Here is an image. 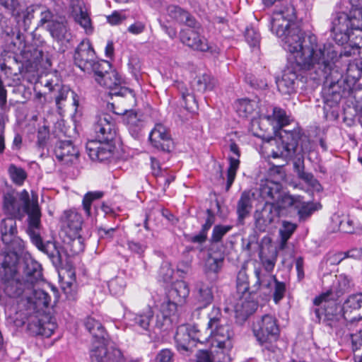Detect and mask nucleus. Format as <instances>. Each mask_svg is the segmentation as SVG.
<instances>
[{
    "mask_svg": "<svg viewBox=\"0 0 362 362\" xmlns=\"http://www.w3.org/2000/svg\"><path fill=\"white\" fill-rule=\"evenodd\" d=\"M274 12L270 21V30L281 40L282 47L289 53L292 64L284 71L281 79L276 80L279 90L285 95L296 92L303 78L318 84L324 83V100L332 107L341 100L346 88L343 71L335 61L338 52L331 44L320 45L315 35H305L288 16H293L294 9Z\"/></svg>",
    "mask_w": 362,
    "mask_h": 362,
    "instance_id": "nucleus-1",
    "label": "nucleus"
},
{
    "mask_svg": "<svg viewBox=\"0 0 362 362\" xmlns=\"http://www.w3.org/2000/svg\"><path fill=\"white\" fill-rule=\"evenodd\" d=\"M3 210L6 214L14 216L18 220H21L27 214V233L31 242L47 255L54 267L59 269L62 267L63 247L54 241H47L45 243L42 242L40 235V210L37 201H31L25 189L21 192L11 191L4 194Z\"/></svg>",
    "mask_w": 362,
    "mask_h": 362,
    "instance_id": "nucleus-2",
    "label": "nucleus"
},
{
    "mask_svg": "<svg viewBox=\"0 0 362 362\" xmlns=\"http://www.w3.org/2000/svg\"><path fill=\"white\" fill-rule=\"evenodd\" d=\"M310 141L307 136L300 137L298 132H284L276 142V147L271 150L274 158H282L286 163L293 160V168L298 178L315 192H321L322 187L311 173L304 170V153L309 151Z\"/></svg>",
    "mask_w": 362,
    "mask_h": 362,
    "instance_id": "nucleus-3",
    "label": "nucleus"
},
{
    "mask_svg": "<svg viewBox=\"0 0 362 362\" xmlns=\"http://www.w3.org/2000/svg\"><path fill=\"white\" fill-rule=\"evenodd\" d=\"M93 130L96 139L89 140L86 145V151L92 160L105 161L113 156L116 136L115 122L112 117L103 113L95 117Z\"/></svg>",
    "mask_w": 362,
    "mask_h": 362,
    "instance_id": "nucleus-4",
    "label": "nucleus"
},
{
    "mask_svg": "<svg viewBox=\"0 0 362 362\" xmlns=\"http://www.w3.org/2000/svg\"><path fill=\"white\" fill-rule=\"evenodd\" d=\"M351 8L348 13L335 12L331 18L330 32L338 45H343L350 37V32L362 30V0H349Z\"/></svg>",
    "mask_w": 362,
    "mask_h": 362,
    "instance_id": "nucleus-5",
    "label": "nucleus"
},
{
    "mask_svg": "<svg viewBox=\"0 0 362 362\" xmlns=\"http://www.w3.org/2000/svg\"><path fill=\"white\" fill-rule=\"evenodd\" d=\"M189 289L184 281L175 282L169 290L167 297L160 306L157 314L155 327L158 329H168L173 322L172 317L175 316L179 304H182L189 296Z\"/></svg>",
    "mask_w": 362,
    "mask_h": 362,
    "instance_id": "nucleus-6",
    "label": "nucleus"
},
{
    "mask_svg": "<svg viewBox=\"0 0 362 362\" xmlns=\"http://www.w3.org/2000/svg\"><path fill=\"white\" fill-rule=\"evenodd\" d=\"M252 332L263 350L276 353V342L279 339L280 329L277 320L272 315H264L256 318L252 324Z\"/></svg>",
    "mask_w": 362,
    "mask_h": 362,
    "instance_id": "nucleus-7",
    "label": "nucleus"
},
{
    "mask_svg": "<svg viewBox=\"0 0 362 362\" xmlns=\"http://www.w3.org/2000/svg\"><path fill=\"white\" fill-rule=\"evenodd\" d=\"M74 60L75 64L83 71L93 74L97 69H108L109 62L105 60H98L89 40H83L76 47Z\"/></svg>",
    "mask_w": 362,
    "mask_h": 362,
    "instance_id": "nucleus-8",
    "label": "nucleus"
},
{
    "mask_svg": "<svg viewBox=\"0 0 362 362\" xmlns=\"http://www.w3.org/2000/svg\"><path fill=\"white\" fill-rule=\"evenodd\" d=\"M93 74L98 83L110 90L111 96L124 97L130 101H135L134 91L121 86V78L115 70H111L110 63L108 69H97Z\"/></svg>",
    "mask_w": 362,
    "mask_h": 362,
    "instance_id": "nucleus-9",
    "label": "nucleus"
},
{
    "mask_svg": "<svg viewBox=\"0 0 362 362\" xmlns=\"http://www.w3.org/2000/svg\"><path fill=\"white\" fill-rule=\"evenodd\" d=\"M344 44H346V46L343 49H340V50L338 49L339 47L332 45L338 52L335 63L337 62L338 58L342 56L351 57L358 54L361 61L350 64L347 68V73L353 78H358L362 76V30H358L350 32L349 39L342 45Z\"/></svg>",
    "mask_w": 362,
    "mask_h": 362,
    "instance_id": "nucleus-10",
    "label": "nucleus"
},
{
    "mask_svg": "<svg viewBox=\"0 0 362 362\" xmlns=\"http://www.w3.org/2000/svg\"><path fill=\"white\" fill-rule=\"evenodd\" d=\"M0 276L4 284L5 296H8L9 299L28 292L24 282L18 276V268L14 263L10 264L6 260L4 261L0 267Z\"/></svg>",
    "mask_w": 362,
    "mask_h": 362,
    "instance_id": "nucleus-11",
    "label": "nucleus"
},
{
    "mask_svg": "<svg viewBox=\"0 0 362 362\" xmlns=\"http://www.w3.org/2000/svg\"><path fill=\"white\" fill-rule=\"evenodd\" d=\"M93 344L90 351L91 362H127L121 350L115 346L105 344V341H98Z\"/></svg>",
    "mask_w": 362,
    "mask_h": 362,
    "instance_id": "nucleus-12",
    "label": "nucleus"
},
{
    "mask_svg": "<svg viewBox=\"0 0 362 362\" xmlns=\"http://www.w3.org/2000/svg\"><path fill=\"white\" fill-rule=\"evenodd\" d=\"M149 141L153 148L167 153L174 148V142L168 129L160 123L156 124L151 131Z\"/></svg>",
    "mask_w": 362,
    "mask_h": 362,
    "instance_id": "nucleus-13",
    "label": "nucleus"
},
{
    "mask_svg": "<svg viewBox=\"0 0 362 362\" xmlns=\"http://www.w3.org/2000/svg\"><path fill=\"white\" fill-rule=\"evenodd\" d=\"M21 267V280L28 291L33 288L37 283L42 280V267L32 257H25Z\"/></svg>",
    "mask_w": 362,
    "mask_h": 362,
    "instance_id": "nucleus-14",
    "label": "nucleus"
},
{
    "mask_svg": "<svg viewBox=\"0 0 362 362\" xmlns=\"http://www.w3.org/2000/svg\"><path fill=\"white\" fill-rule=\"evenodd\" d=\"M255 275L257 278V281L254 287H257L258 290L263 287L269 288L271 286L272 282L274 283L273 299L274 303L278 304L284 297L286 284L284 282L279 281L275 276L265 274L260 269H255Z\"/></svg>",
    "mask_w": 362,
    "mask_h": 362,
    "instance_id": "nucleus-15",
    "label": "nucleus"
},
{
    "mask_svg": "<svg viewBox=\"0 0 362 362\" xmlns=\"http://www.w3.org/2000/svg\"><path fill=\"white\" fill-rule=\"evenodd\" d=\"M175 340L179 351H188L194 345L195 341H201L198 331L194 327L185 325L177 327Z\"/></svg>",
    "mask_w": 362,
    "mask_h": 362,
    "instance_id": "nucleus-16",
    "label": "nucleus"
},
{
    "mask_svg": "<svg viewBox=\"0 0 362 362\" xmlns=\"http://www.w3.org/2000/svg\"><path fill=\"white\" fill-rule=\"evenodd\" d=\"M257 290V288L250 293H243L237 300L234 305V310L238 320L245 321L257 310L258 305L255 300L254 293Z\"/></svg>",
    "mask_w": 362,
    "mask_h": 362,
    "instance_id": "nucleus-17",
    "label": "nucleus"
},
{
    "mask_svg": "<svg viewBox=\"0 0 362 362\" xmlns=\"http://www.w3.org/2000/svg\"><path fill=\"white\" fill-rule=\"evenodd\" d=\"M278 217L279 212L274 204L266 202L262 209L255 212V227L259 231L264 232Z\"/></svg>",
    "mask_w": 362,
    "mask_h": 362,
    "instance_id": "nucleus-18",
    "label": "nucleus"
},
{
    "mask_svg": "<svg viewBox=\"0 0 362 362\" xmlns=\"http://www.w3.org/2000/svg\"><path fill=\"white\" fill-rule=\"evenodd\" d=\"M268 119L271 121V122L274 124V129H279V132H278V137L272 139L271 142L272 146H274L272 149H275L276 147V142L279 141L281 139V134H284V132H298L299 134L300 137L305 136L300 134L299 129H293L291 131L284 130L282 128L290 123L291 119L288 115H286V112L284 110L275 107L273 108L272 115H269L267 117Z\"/></svg>",
    "mask_w": 362,
    "mask_h": 362,
    "instance_id": "nucleus-19",
    "label": "nucleus"
},
{
    "mask_svg": "<svg viewBox=\"0 0 362 362\" xmlns=\"http://www.w3.org/2000/svg\"><path fill=\"white\" fill-rule=\"evenodd\" d=\"M207 330L209 332V336L216 342L217 347L228 349L231 346L230 339L233 336V332L228 320L221 325L211 327Z\"/></svg>",
    "mask_w": 362,
    "mask_h": 362,
    "instance_id": "nucleus-20",
    "label": "nucleus"
},
{
    "mask_svg": "<svg viewBox=\"0 0 362 362\" xmlns=\"http://www.w3.org/2000/svg\"><path fill=\"white\" fill-rule=\"evenodd\" d=\"M57 159L65 164L75 162L78 157V149L73 144L71 141H58L54 149Z\"/></svg>",
    "mask_w": 362,
    "mask_h": 362,
    "instance_id": "nucleus-21",
    "label": "nucleus"
},
{
    "mask_svg": "<svg viewBox=\"0 0 362 362\" xmlns=\"http://www.w3.org/2000/svg\"><path fill=\"white\" fill-rule=\"evenodd\" d=\"M180 38L184 45L194 50L206 52L209 49L206 39L190 28L182 30L180 33Z\"/></svg>",
    "mask_w": 362,
    "mask_h": 362,
    "instance_id": "nucleus-22",
    "label": "nucleus"
},
{
    "mask_svg": "<svg viewBox=\"0 0 362 362\" xmlns=\"http://www.w3.org/2000/svg\"><path fill=\"white\" fill-rule=\"evenodd\" d=\"M68 235H76L82 229L83 218L76 210L65 211L61 218Z\"/></svg>",
    "mask_w": 362,
    "mask_h": 362,
    "instance_id": "nucleus-23",
    "label": "nucleus"
},
{
    "mask_svg": "<svg viewBox=\"0 0 362 362\" xmlns=\"http://www.w3.org/2000/svg\"><path fill=\"white\" fill-rule=\"evenodd\" d=\"M57 328V324L51 320L42 321L38 316L31 317L28 323V329L33 335L49 337Z\"/></svg>",
    "mask_w": 362,
    "mask_h": 362,
    "instance_id": "nucleus-24",
    "label": "nucleus"
},
{
    "mask_svg": "<svg viewBox=\"0 0 362 362\" xmlns=\"http://www.w3.org/2000/svg\"><path fill=\"white\" fill-rule=\"evenodd\" d=\"M45 86L49 88L50 92H56L54 98L58 110H61L62 109L64 106V102L67 99L69 95H71L73 105L76 107H78V100L77 99V95L74 91H71V90L67 86L58 84L53 85L50 81H47Z\"/></svg>",
    "mask_w": 362,
    "mask_h": 362,
    "instance_id": "nucleus-25",
    "label": "nucleus"
},
{
    "mask_svg": "<svg viewBox=\"0 0 362 362\" xmlns=\"http://www.w3.org/2000/svg\"><path fill=\"white\" fill-rule=\"evenodd\" d=\"M230 154L228 156L229 166L227 170L226 191H228L233 185L236 176V173L240 165V151L238 146L235 142H231L229 146Z\"/></svg>",
    "mask_w": 362,
    "mask_h": 362,
    "instance_id": "nucleus-26",
    "label": "nucleus"
},
{
    "mask_svg": "<svg viewBox=\"0 0 362 362\" xmlns=\"http://www.w3.org/2000/svg\"><path fill=\"white\" fill-rule=\"evenodd\" d=\"M32 291L30 296H28L30 307L37 314H40L41 312L44 311L45 308L48 307L51 301V296L42 289H35L33 288L28 291Z\"/></svg>",
    "mask_w": 362,
    "mask_h": 362,
    "instance_id": "nucleus-27",
    "label": "nucleus"
},
{
    "mask_svg": "<svg viewBox=\"0 0 362 362\" xmlns=\"http://www.w3.org/2000/svg\"><path fill=\"white\" fill-rule=\"evenodd\" d=\"M71 13L75 21L83 28L86 33H92L93 28L91 25V20L83 2L78 0L74 1L71 4Z\"/></svg>",
    "mask_w": 362,
    "mask_h": 362,
    "instance_id": "nucleus-28",
    "label": "nucleus"
},
{
    "mask_svg": "<svg viewBox=\"0 0 362 362\" xmlns=\"http://www.w3.org/2000/svg\"><path fill=\"white\" fill-rule=\"evenodd\" d=\"M215 286L211 282L200 281L196 285V299L203 308L211 304L214 300Z\"/></svg>",
    "mask_w": 362,
    "mask_h": 362,
    "instance_id": "nucleus-29",
    "label": "nucleus"
},
{
    "mask_svg": "<svg viewBox=\"0 0 362 362\" xmlns=\"http://www.w3.org/2000/svg\"><path fill=\"white\" fill-rule=\"evenodd\" d=\"M168 15L177 22L185 24L190 28L197 27L195 18L187 11L178 6L170 5L167 8Z\"/></svg>",
    "mask_w": 362,
    "mask_h": 362,
    "instance_id": "nucleus-30",
    "label": "nucleus"
},
{
    "mask_svg": "<svg viewBox=\"0 0 362 362\" xmlns=\"http://www.w3.org/2000/svg\"><path fill=\"white\" fill-rule=\"evenodd\" d=\"M17 218L10 216L8 218L2 219L0 225L2 241L6 244H10L16 237L17 233L16 221Z\"/></svg>",
    "mask_w": 362,
    "mask_h": 362,
    "instance_id": "nucleus-31",
    "label": "nucleus"
},
{
    "mask_svg": "<svg viewBox=\"0 0 362 362\" xmlns=\"http://www.w3.org/2000/svg\"><path fill=\"white\" fill-rule=\"evenodd\" d=\"M127 319L131 326L142 330H148L153 320V312L148 309L142 314L131 313L128 315Z\"/></svg>",
    "mask_w": 362,
    "mask_h": 362,
    "instance_id": "nucleus-32",
    "label": "nucleus"
},
{
    "mask_svg": "<svg viewBox=\"0 0 362 362\" xmlns=\"http://www.w3.org/2000/svg\"><path fill=\"white\" fill-rule=\"evenodd\" d=\"M282 186L279 182L266 180L260 185L259 194L266 200H276L281 195ZM267 203L268 201H267Z\"/></svg>",
    "mask_w": 362,
    "mask_h": 362,
    "instance_id": "nucleus-33",
    "label": "nucleus"
},
{
    "mask_svg": "<svg viewBox=\"0 0 362 362\" xmlns=\"http://www.w3.org/2000/svg\"><path fill=\"white\" fill-rule=\"evenodd\" d=\"M332 220L338 225V229L341 232L353 233L362 230L361 224L349 216H334Z\"/></svg>",
    "mask_w": 362,
    "mask_h": 362,
    "instance_id": "nucleus-34",
    "label": "nucleus"
},
{
    "mask_svg": "<svg viewBox=\"0 0 362 362\" xmlns=\"http://www.w3.org/2000/svg\"><path fill=\"white\" fill-rule=\"evenodd\" d=\"M47 30L52 37L57 41L69 40V33L64 20H54L47 25Z\"/></svg>",
    "mask_w": 362,
    "mask_h": 362,
    "instance_id": "nucleus-35",
    "label": "nucleus"
},
{
    "mask_svg": "<svg viewBox=\"0 0 362 362\" xmlns=\"http://www.w3.org/2000/svg\"><path fill=\"white\" fill-rule=\"evenodd\" d=\"M300 196H294L289 194H284L279 196L277 199L276 203H273L274 207L277 209L279 216H281L284 214V210L289 208H293L296 209V207L299 206V200Z\"/></svg>",
    "mask_w": 362,
    "mask_h": 362,
    "instance_id": "nucleus-36",
    "label": "nucleus"
},
{
    "mask_svg": "<svg viewBox=\"0 0 362 362\" xmlns=\"http://www.w3.org/2000/svg\"><path fill=\"white\" fill-rule=\"evenodd\" d=\"M216 84V81L211 75L204 74L197 76L192 82V88L199 93L211 90Z\"/></svg>",
    "mask_w": 362,
    "mask_h": 362,
    "instance_id": "nucleus-37",
    "label": "nucleus"
},
{
    "mask_svg": "<svg viewBox=\"0 0 362 362\" xmlns=\"http://www.w3.org/2000/svg\"><path fill=\"white\" fill-rule=\"evenodd\" d=\"M224 256L221 252H212L209 251L205 262V272L206 274L213 273L216 275L221 269Z\"/></svg>",
    "mask_w": 362,
    "mask_h": 362,
    "instance_id": "nucleus-38",
    "label": "nucleus"
},
{
    "mask_svg": "<svg viewBox=\"0 0 362 362\" xmlns=\"http://www.w3.org/2000/svg\"><path fill=\"white\" fill-rule=\"evenodd\" d=\"M252 208V199L250 192L244 191L237 204V214L238 221L243 223V220L250 214Z\"/></svg>",
    "mask_w": 362,
    "mask_h": 362,
    "instance_id": "nucleus-39",
    "label": "nucleus"
},
{
    "mask_svg": "<svg viewBox=\"0 0 362 362\" xmlns=\"http://www.w3.org/2000/svg\"><path fill=\"white\" fill-rule=\"evenodd\" d=\"M84 325L94 338L98 341H105L107 334L100 322L94 317H88L84 321Z\"/></svg>",
    "mask_w": 362,
    "mask_h": 362,
    "instance_id": "nucleus-40",
    "label": "nucleus"
},
{
    "mask_svg": "<svg viewBox=\"0 0 362 362\" xmlns=\"http://www.w3.org/2000/svg\"><path fill=\"white\" fill-rule=\"evenodd\" d=\"M320 207L321 205L320 204L310 202H305L303 201L302 197H300L299 206L296 207L300 221H305Z\"/></svg>",
    "mask_w": 362,
    "mask_h": 362,
    "instance_id": "nucleus-41",
    "label": "nucleus"
},
{
    "mask_svg": "<svg viewBox=\"0 0 362 362\" xmlns=\"http://www.w3.org/2000/svg\"><path fill=\"white\" fill-rule=\"evenodd\" d=\"M255 103L244 98L238 100L235 103V110L240 117H247L250 115L255 110Z\"/></svg>",
    "mask_w": 362,
    "mask_h": 362,
    "instance_id": "nucleus-42",
    "label": "nucleus"
},
{
    "mask_svg": "<svg viewBox=\"0 0 362 362\" xmlns=\"http://www.w3.org/2000/svg\"><path fill=\"white\" fill-rule=\"evenodd\" d=\"M127 282L124 276H117L110 279L108 282V288L110 293L115 296H119L124 293Z\"/></svg>",
    "mask_w": 362,
    "mask_h": 362,
    "instance_id": "nucleus-43",
    "label": "nucleus"
},
{
    "mask_svg": "<svg viewBox=\"0 0 362 362\" xmlns=\"http://www.w3.org/2000/svg\"><path fill=\"white\" fill-rule=\"evenodd\" d=\"M8 172L12 181L18 185H22L27 177L25 170L14 164L9 165Z\"/></svg>",
    "mask_w": 362,
    "mask_h": 362,
    "instance_id": "nucleus-44",
    "label": "nucleus"
},
{
    "mask_svg": "<svg viewBox=\"0 0 362 362\" xmlns=\"http://www.w3.org/2000/svg\"><path fill=\"white\" fill-rule=\"evenodd\" d=\"M208 318L207 329L227 321V319L223 316L221 309L218 307L212 308L211 310L208 314Z\"/></svg>",
    "mask_w": 362,
    "mask_h": 362,
    "instance_id": "nucleus-45",
    "label": "nucleus"
},
{
    "mask_svg": "<svg viewBox=\"0 0 362 362\" xmlns=\"http://www.w3.org/2000/svg\"><path fill=\"white\" fill-rule=\"evenodd\" d=\"M259 256L265 272H263L261 269H259L265 274H270L274 268L276 262V255L272 254L270 256H267L264 254L263 251H260Z\"/></svg>",
    "mask_w": 362,
    "mask_h": 362,
    "instance_id": "nucleus-46",
    "label": "nucleus"
},
{
    "mask_svg": "<svg viewBox=\"0 0 362 362\" xmlns=\"http://www.w3.org/2000/svg\"><path fill=\"white\" fill-rule=\"evenodd\" d=\"M103 196V192L100 191L88 192L84 195L82 204L83 208L88 216L90 215V206L92 202L95 199H100Z\"/></svg>",
    "mask_w": 362,
    "mask_h": 362,
    "instance_id": "nucleus-47",
    "label": "nucleus"
},
{
    "mask_svg": "<svg viewBox=\"0 0 362 362\" xmlns=\"http://www.w3.org/2000/svg\"><path fill=\"white\" fill-rule=\"evenodd\" d=\"M178 88L185 102V108L188 110L192 111L194 106H196L195 96L193 93H190L183 84H179Z\"/></svg>",
    "mask_w": 362,
    "mask_h": 362,
    "instance_id": "nucleus-48",
    "label": "nucleus"
},
{
    "mask_svg": "<svg viewBox=\"0 0 362 362\" xmlns=\"http://www.w3.org/2000/svg\"><path fill=\"white\" fill-rule=\"evenodd\" d=\"M329 296V293H325L320 295L319 296L315 297L313 300V303L315 305H322L325 308L327 315L333 314L332 311L328 310V308L329 306H334L335 310L337 309L336 302L334 300H330Z\"/></svg>",
    "mask_w": 362,
    "mask_h": 362,
    "instance_id": "nucleus-49",
    "label": "nucleus"
},
{
    "mask_svg": "<svg viewBox=\"0 0 362 362\" xmlns=\"http://www.w3.org/2000/svg\"><path fill=\"white\" fill-rule=\"evenodd\" d=\"M296 228V225L289 221H283L282 227L279 230L281 245H286L288 240L291 238Z\"/></svg>",
    "mask_w": 362,
    "mask_h": 362,
    "instance_id": "nucleus-50",
    "label": "nucleus"
},
{
    "mask_svg": "<svg viewBox=\"0 0 362 362\" xmlns=\"http://www.w3.org/2000/svg\"><path fill=\"white\" fill-rule=\"evenodd\" d=\"M231 229V226L216 225L213 228L210 241L211 243L220 242L223 237Z\"/></svg>",
    "mask_w": 362,
    "mask_h": 362,
    "instance_id": "nucleus-51",
    "label": "nucleus"
},
{
    "mask_svg": "<svg viewBox=\"0 0 362 362\" xmlns=\"http://www.w3.org/2000/svg\"><path fill=\"white\" fill-rule=\"evenodd\" d=\"M70 238L71 251L74 255L78 254L83 251L84 244L83 238L78 233L76 235H69Z\"/></svg>",
    "mask_w": 362,
    "mask_h": 362,
    "instance_id": "nucleus-52",
    "label": "nucleus"
},
{
    "mask_svg": "<svg viewBox=\"0 0 362 362\" xmlns=\"http://www.w3.org/2000/svg\"><path fill=\"white\" fill-rule=\"evenodd\" d=\"M237 291L238 293H247L249 292V284L245 272L240 271L237 276Z\"/></svg>",
    "mask_w": 362,
    "mask_h": 362,
    "instance_id": "nucleus-53",
    "label": "nucleus"
},
{
    "mask_svg": "<svg viewBox=\"0 0 362 362\" xmlns=\"http://www.w3.org/2000/svg\"><path fill=\"white\" fill-rule=\"evenodd\" d=\"M128 18L126 13L123 11H114L110 15L107 16V21L112 25H118L122 24Z\"/></svg>",
    "mask_w": 362,
    "mask_h": 362,
    "instance_id": "nucleus-54",
    "label": "nucleus"
},
{
    "mask_svg": "<svg viewBox=\"0 0 362 362\" xmlns=\"http://www.w3.org/2000/svg\"><path fill=\"white\" fill-rule=\"evenodd\" d=\"M245 37L250 47H256L259 45L260 35L254 28H247L245 30Z\"/></svg>",
    "mask_w": 362,
    "mask_h": 362,
    "instance_id": "nucleus-55",
    "label": "nucleus"
},
{
    "mask_svg": "<svg viewBox=\"0 0 362 362\" xmlns=\"http://www.w3.org/2000/svg\"><path fill=\"white\" fill-rule=\"evenodd\" d=\"M49 137V131L46 126L39 128L37 132V145L40 148H45Z\"/></svg>",
    "mask_w": 362,
    "mask_h": 362,
    "instance_id": "nucleus-56",
    "label": "nucleus"
},
{
    "mask_svg": "<svg viewBox=\"0 0 362 362\" xmlns=\"http://www.w3.org/2000/svg\"><path fill=\"white\" fill-rule=\"evenodd\" d=\"M349 330V328H348V325L346 324L344 329L337 330V334L341 335V336L350 335L351 339V342H352L353 351H356V350H358L362 347V339H361L360 341L358 343L356 341L357 336L356 334H351L349 332H346Z\"/></svg>",
    "mask_w": 362,
    "mask_h": 362,
    "instance_id": "nucleus-57",
    "label": "nucleus"
},
{
    "mask_svg": "<svg viewBox=\"0 0 362 362\" xmlns=\"http://www.w3.org/2000/svg\"><path fill=\"white\" fill-rule=\"evenodd\" d=\"M128 248L133 252L141 256L147 248L145 243H140L134 240L127 241Z\"/></svg>",
    "mask_w": 362,
    "mask_h": 362,
    "instance_id": "nucleus-58",
    "label": "nucleus"
},
{
    "mask_svg": "<svg viewBox=\"0 0 362 362\" xmlns=\"http://www.w3.org/2000/svg\"><path fill=\"white\" fill-rule=\"evenodd\" d=\"M346 259L344 252L328 253L324 260L326 264L337 265Z\"/></svg>",
    "mask_w": 362,
    "mask_h": 362,
    "instance_id": "nucleus-59",
    "label": "nucleus"
},
{
    "mask_svg": "<svg viewBox=\"0 0 362 362\" xmlns=\"http://www.w3.org/2000/svg\"><path fill=\"white\" fill-rule=\"evenodd\" d=\"M156 360L158 362H174V354L169 349H163L158 353Z\"/></svg>",
    "mask_w": 362,
    "mask_h": 362,
    "instance_id": "nucleus-60",
    "label": "nucleus"
},
{
    "mask_svg": "<svg viewBox=\"0 0 362 362\" xmlns=\"http://www.w3.org/2000/svg\"><path fill=\"white\" fill-rule=\"evenodd\" d=\"M113 112L118 115H126L127 123L129 124H135L136 122L138 121L136 113L132 110H129L127 108H125L122 111H117L115 110H113Z\"/></svg>",
    "mask_w": 362,
    "mask_h": 362,
    "instance_id": "nucleus-61",
    "label": "nucleus"
},
{
    "mask_svg": "<svg viewBox=\"0 0 362 362\" xmlns=\"http://www.w3.org/2000/svg\"><path fill=\"white\" fill-rule=\"evenodd\" d=\"M146 30V24L141 21H136L127 28V31L132 35H139Z\"/></svg>",
    "mask_w": 362,
    "mask_h": 362,
    "instance_id": "nucleus-62",
    "label": "nucleus"
},
{
    "mask_svg": "<svg viewBox=\"0 0 362 362\" xmlns=\"http://www.w3.org/2000/svg\"><path fill=\"white\" fill-rule=\"evenodd\" d=\"M53 13L52 12L47 8H42L40 12V19L39 21V25H44L45 23L49 24L53 20Z\"/></svg>",
    "mask_w": 362,
    "mask_h": 362,
    "instance_id": "nucleus-63",
    "label": "nucleus"
},
{
    "mask_svg": "<svg viewBox=\"0 0 362 362\" xmlns=\"http://www.w3.org/2000/svg\"><path fill=\"white\" fill-rule=\"evenodd\" d=\"M207 215L208 216L205 221V223L202 225V229H201L202 231H204L206 234L208 233L209 230L211 228V227L212 226V225L214 224V223L215 221L214 215L213 214V213L211 212V211L210 209L207 210Z\"/></svg>",
    "mask_w": 362,
    "mask_h": 362,
    "instance_id": "nucleus-64",
    "label": "nucleus"
}]
</instances>
